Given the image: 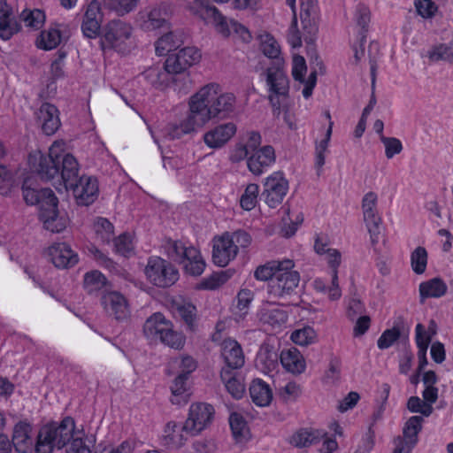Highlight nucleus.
Here are the masks:
<instances>
[{
	"mask_svg": "<svg viewBox=\"0 0 453 453\" xmlns=\"http://www.w3.org/2000/svg\"><path fill=\"white\" fill-rule=\"evenodd\" d=\"M28 165L42 179L50 180L60 174L66 187L73 186L71 181L79 172V164L72 154L66 152L64 141H55L49 148L48 155L41 150L32 151L28 156Z\"/></svg>",
	"mask_w": 453,
	"mask_h": 453,
	"instance_id": "obj_2",
	"label": "nucleus"
},
{
	"mask_svg": "<svg viewBox=\"0 0 453 453\" xmlns=\"http://www.w3.org/2000/svg\"><path fill=\"white\" fill-rule=\"evenodd\" d=\"M400 337V329L392 327L385 330L377 341V346L380 349L390 348Z\"/></svg>",
	"mask_w": 453,
	"mask_h": 453,
	"instance_id": "obj_63",
	"label": "nucleus"
},
{
	"mask_svg": "<svg viewBox=\"0 0 453 453\" xmlns=\"http://www.w3.org/2000/svg\"><path fill=\"white\" fill-rule=\"evenodd\" d=\"M213 416L214 408L211 404L204 403H192L184 422V428L192 436H196L211 425Z\"/></svg>",
	"mask_w": 453,
	"mask_h": 453,
	"instance_id": "obj_13",
	"label": "nucleus"
},
{
	"mask_svg": "<svg viewBox=\"0 0 453 453\" xmlns=\"http://www.w3.org/2000/svg\"><path fill=\"white\" fill-rule=\"evenodd\" d=\"M37 119L42 132L47 135H52L60 127L58 110L51 104L44 103L41 105Z\"/></svg>",
	"mask_w": 453,
	"mask_h": 453,
	"instance_id": "obj_28",
	"label": "nucleus"
},
{
	"mask_svg": "<svg viewBox=\"0 0 453 453\" xmlns=\"http://www.w3.org/2000/svg\"><path fill=\"white\" fill-rule=\"evenodd\" d=\"M101 303L107 314L117 320H126L130 316L127 298L118 291H106L101 297Z\"/></svg>",
	"mask_w": 453,
	"mask_h": 453,
	"instance_id": "obj_17",
	"label": "nucleus"
},
{
	"mask_svg": "<svg viewBox=\"0 0 453 453\" xmlns=\"http://www.w3.org/2000/svg\"><path fill=\"white\" fill-rule=\"evenodd\" d=\"M190 436L192 435L189 432L184 428V423L180 425L175 421H169L164 428L161 440L166 447L179 449L188 441Z\"/></svg>",
	"mask_w": 453,
	"mask_h": 453,
	"instance_id": "obj_27",
	"label": "nucleus"
},
{
	"mask_svg": "<svg viewBox=\"0 0 453 453\" xmlns=\"http://www.w3.org/2000/svg\"><path fill=\"white\" fill-rule=\"evenodd\" d=\"M103 2L105 8L123 16L133 12L139 0H103Z\"/></svg>",
	"mask_w": 453,
	"mask_h": 453,
	"instance_id": "obj_56",
	"label": "nucleus"
},
{
	"mask_svg": "<svg viewBox=\"0 0 453 453\" xmlns=\"http://www.w3.org/2000/svg\"><path fill=\"white\" fill-rule=\"evenodd\" d=\"M294 268L295 263L292 259H282L281 268L268 286V291L272 296L284 298L295 292L300 281V275Z\"/></svg>",
	"mask_w": 453,
	"mask_h": 453,
	"instance_id": "obj_11",
	"label": "nucleus"
},
{
	"mask_svg": "<svg viewBox=\"0 0 453 453\" xmlns=\"http://www.w3.org/2000/svg\"><path fill=\"white\" fill-rule=\"evenodd\" d=\"M314 250L327 265L331 283L327 285L325 280L317 278L313 280L312 286L316 291L326 294L330 301H338L342 297V289L339 286L338 278V268L342 261V252L337 249L331 248L322 237L316 238Z\"/></svg>",
	"mask_w": 453,
	"mask_h": 453,
	"instance_id": "obj_3",
	"label": "nucleus"
},
{
	"mask_svg": "<svg viewBox=\"0 0 453 453\" xmlns=\"http://www.w3.org/2000/svg\"><path fill=\"white\" fill-rule=\"evenodd\" d=\"M142 331L150 342H160L175 349H182L186 342L184 334L176 331L173 322L161 312L150 315L145 320Z\"/></svg>",
	"mask_w": 453,
	"mask_h": 453,
	"instance_id": "obj_5",
	"label": "nucleus"
},
{
	"mask_svg": "<svg viewBox=\"0 0 453 453\" xmlns=\"http://www.w3.org/2000/svg\"><path fill=\"white\" fill-rule=\"evenodd\" d=\"M19 30L17 21L12 17V12L4 0H0V37L9 40Z\"/></svg>",
	"mask_w": 453,
	"mask_h": 453,
	"instance_id": "obj_40",
	"label": "nucleus"
},
{
	"mask_svg": "<svg viewBox=\"0 0 453 453\" xmlns=\"http://www.w3.org/2000/svg\"><path fill=\"white\" fill-rule=\"evenodd\" d=\"M197 364L190 356L175 357L169 363V372L176 376L188 379V376L196 369Z\"/></svg>",
	"mask_w": 453,
	"mask_h": 453,
	"instance_id": "obj_43",
	"label": "nucleus"
},
{
	"mask_svg": "<svg viewBox=\"0 0 453 453\" xmlns=\"http://www.w3.org/2000/svg\"><path fill=\"white\" fill-rule=\"evenodd\" d=\"M258 45L261 52L273 63L284 60L281 56V49L277 40L268 32H261L258 36Z\"/></svg>",
	"mask_w": 453,
	"mask_h": 453,
	"instance_id": "obj_38",
	"label": "nucleus"
},
{
	"mask_svg": "<svg viewBox=\"0 0 453 453\" xmlns=\"http://www.w3.org/2000/svg\"><path fill=\"white\" fill-rule=\"evenodd\" d=\"M280 360L282 367L294 375L302 374L306 370V360L296 348L283 349Z\"/></svg>",
	"mask_w": 453,
	"mask_h": 453,
	"instance_id": "obj_32",
	"label": "nucleus"
},
{
	"mask_svg": "<svg viewBox=\"0 0 453 453\" xmlns=\"http://www.w3.org/2000/svg\"><path fill=\"white\" fill-rule=\"evenodd\" d=\"M423 418L419 416L411 417L405 423L403 434L418 441V435L422 429Z\"/></svg>",
	"mask_w": 453,
	"mask_h": 453,
	"instance_id": "obj_61",
	"label": "nucleus"
},
{
	"mask_svg": "<svg viewBox=\"0 0 453 453\" xmlns=\"http://www.w3.org/2000/svg\"><path fill=\"white\" fill-rule=\"evenodd\" d=\"M233 275L229 270L216 273L209 277L203 279L198 284L196 288L205 290H214L224 285Z\"/></svg>",
	"mask_w": 453,
	"mask_h": 453,
	"instance_id": "obj_51",
	"label": "nucleus"
},
{
	"mask_svg": "<svg viewBox=\"0 0 453 453\" xmlns=\"http://www.w3.org/2000/svg\"><path fill=\"white\" fill-rule=\"evenodd\" d=\"M144 273L149 281L159 288L170 287L179 279L178 270L159 257L149 258Z\"/></svg>",
	"mask_w": 453,
	"mask_h": 453,
	"instance_id": "obj_12",
	"label": "nucleus"
},
{
	"mask_svg": "<svg viewBox=\"0 0 453 453\" xmlns=\"http://www.w3.org/2000/svg\"><path fill=\"white\" fill-rule=\"evenodd\" d=\"M201 54L196 48L186 47L177 53L170 54L165 60V68L169 73H180L199 62Z\"/></svg>",
	"mask_w": 453,
	"mask_h": 453,
	"instance_id": "obj_16",
	"label": "nucleus"
},
{
	"mask_svg": "<svg viewBox=\"0 0 453 453\" xmlns=\"http://www.w3.org/2000/svg\"><path fill=\"white\" fill-rule=\"evenodd\" d=\"M414 5L418 15L424 19L434 18L438 11V6L432 0H415Z\"/></svg>",
	"mask_w": 453,
	"mask_h": 453,
	"instance_id": "obj_64",
	"label": "nucleus"
},
{
	"mask_svg": "<svg viewBox=\"0 0 453 453\" xmlns=\"http://www.w3.org/2000/svg\"><path fill=\"white\" fill-rule=\"evenodd\" d=\"M172 310L175 316L180 318L188 329L194 332L197 328V311L196 306L188 300L181 297L176 298L172 303Z\"/></svg>",
	"mask_w": 453,
	"mask_h": 453,
	"instance_id": "obj_30",
	"label": "nucleus"
},
{
	"mask_svg": "<svg viewBox=\"0 0 453 453\" xmlns=\"http://www.w3.org/2000/svg\"><path fill=\"white\" fill-rule=\"evenodd\" d=\"M132 25L119 19H113L102 28L100 41L103 49H112L118 52L127 51L133 44Z\"/></svg>",
	"mask_w": 453,
	"mask_h": 453,
	"instance_id": "obj_10",
	"label": "nucleus"
},
{
	"mask_svg": "<svg viewBox=\"0 0 453 453\" xmlns=\"http://www.w3.org/2000/svg\"><path fill=\"white\" fill-rule=\"evenodd\" d=\"M22 193L25 202L29 205L39 204L40 211L47 204L54 205L58 202L54 192L50 188L38 189L33 186L30 179L24 180Z\"/></svg>",
	"mask_w": 453,
	"mask_h": 453,
	"instance_id": "obj_21",
	"label": "nucleus"
},
{
	"mask_svg": "<svg viewBox=\"0 0 453 453\" xmlns=\"http://www.w3.org/2000/svg\"><path fill=\"white\" fill-rule=\"evenodd\" d=\"M254 300V292L248 288H242L237 295L236 309L239 316L244 318L249 311L250 305Z\"/></svg>",
	"mask_w": 453,
	"mask_h": 453,
	"instance_id": "obj_60",
	"label": "nucleus"
},
{
	"mask_svg": "<svg viewBox=\"0 0 453 453\" xmlns=\"http://www.w3.org/2000/svg\"><path fill=\"white\" fill-rule=\"evenodd\" d=\"M71 439L66 453H91V449L96 443L93 434L86 435L81 431H75Z\"/></svg>",
	"mask_w": 453,
	"mask_h": 453,
	"instance_id": "obj_42",
	"label": "nucleus"
},
{
	"mask_svg": "<svg viewBox=\"0 0 453 453\" xmlns=\"http://www.w3.org/2000/svg\"><path fill=\"white\" fill-rule=\"evenodd\" d=\"M46 254L58 268L71 267L78 263V255L65 242L52 244Z\"/></svg>",
	"mask_w": 453,
	"mask_h": 453,
	"instance_id": "obj_25",
	"label": "nucleus"
},
{
	"mask_svg": "<svg viewBox=\"0 0 453 453\" xmlns=\"http://www.w3.org/2000/svg\"><path fill=\"white\" fill-rule=\"evenodd\" d=\"M191 10L202 19L211 23L216 31L224 37L236 35L244 42H249L251 38L249 30L244 26L232 19H226L214 6L201 4L197 6H192Z\"/></svg>",
	"mask_w": 453,
	"mask_h": 453,
	"instance_id": "obj_8",
	"label": "nucleus"
},
{
	"mask_svg": "<svg viewBox=\"0 0 453 453\" xmlns=\"http://www.w3.org/2000/svg\"><path fill=\"white\" fill-rule=\"evenodd\" d=\"M258 319L265 324L273 326H280L288 320V313L279 306L270 303H265L257 311Z\"/></svg>",
	"mask_w": 453,
	"mask_h": 453,
	"instance_id": "obj_37",
	"label": "nucleus"
},
{
	"mask_svg": "<svg viewBox=\"0 0 453 453\" xmlns=\"http://www.w3.org/2000/svg\"><path fill=\"white\" fill-rule=\"evenodd\" d=\"M317 333L311 326H303L292 332L291 341L299 346H308L317 342Z\"/></svg>",
	"mask_w": 453,
	"mask_h": 453,
	"instance_id": "obj_53",
	"label": "nucleus"
},
{
	"mask_svg": "<svg viewBox=\"0 0 453 453\" xmlns=\"http://www.w3.org/2000/svg\"><path fill=\"white\" fill-rule=\"evenodd\" d=\"M58 202L54 204H47L40 211V219L44 227L52 233H60L68 224V219L65 214H60L57 209Z\"/></svg>",
	"mask_w": 453,
	"mask_h": 453,
	"instance_id": "obj_29",
	"label": "nucleus"
},
{
	"mask_svg": "<svg viewBox=\"0 0 453 453\" xmlns=\"http://www.w3.org/2000/svg\"><path fill=\"white\" fill-rule=\"evenodd\" d=\"M137 26L145 32L160 28H168V12L165 8L146 9L140 12L136 18Z\"/></svg>",
	"mask_w": 453,
	"mask_h": 453,
	"instance_id": "obj_19",
	"label": "nucleus"
},
{
	"mask_svg": "<svg viewBox=\"0 0 453 453\" xmlns=\"http://www.w3.org/2000/svg\"><path fill=\"white\" fill-rule=\"evenodd\" d=\"M74 433V420L70 417L65 418L60 423L43 426L37 436L36 453H51L55 448L61 449Z\"/></svg>",
	"mask_w": 453,
	"mask_h": 453,
	"instance_id": "obj_7",
	"label": "nucleus"
},
{
	"mask_svg": "<svg viewBox=\"0 0 453 453\" xmlns=\"http://www.w3.org/2000/svg\"><path fill=\"white\" fill-rule=\"evenodd\" d=\"M378 196L375 192H367L362 199V213L365 226L372 242L379 234L381 218L377 209Z\"/></svg>",
	"mask_w": 453,
	"mask_h": 453,
	"instance_id": "obj_15",
	"label": "nucleus"
},
{
	"mask_svg": "<svg viewBox=\"0 0 453 453\" xmlns=\"http://www.w3.org/2000/svg\"><path fill=\"white\" fill-rule=\"evenodd\" d=\"M306 73L307 65L304 58L299 55H294L292 59L291 74L296 81L303 85L302 94L304 98L308 99L312 95L313 88L316 86L317 73L316 71H313L307 78H305Z\"/></svg>",
	"mask_w": 453,
	"mask_h": 453,
	"instance_id": "obj_20",
	"label": "nucleus"
},
{
	"mask_svg": "<svg viewBox=\"0 0 453 453\" xmlns=\"http://www.w3.org/2000/svg\"><path fill=\"white\" fill-rule=\"evenodd\" d=\"M259 190V186L256 183L247 185L240 198V205L243 210L251 211L256 207Z\"/></svg>",
	"mask_w": 453,
	"mask_h": 453,
	"instance_id": "obj_57",
	"label": "nucleus"
},
{
	"mask_svg": "<svg viewBox=\"0 0 453 453\" xmlns=\"http://www.w3.org/2000/svg\"><path fill=\"white\" fill-rule=\"evenodd\" d=\"M268 100L276 117L289 97V79L285 70V60L273 63L263 73Z\"/></svg>",
	"mask_w": 453,
	"mask_h": 453,
	"instance_id": "obj_4",
	"label": "nucleus"
},
{
	"mask_svg": "<svg viewBox=\"0 0 453 453\" xmlns=\"http://www.w3.org/2000/svg\"><path fill=\"white\" fill-rule=\"evenodd\" d=\"M427 57L434 62H453V30L451 34V40L449 42L434 45L428 50Z\"/></svg>",
	"mask_w": 453,
	"mask_h": 453,
	"instance_id": "obj_45",
	"label": "nucleus"
},
{
	"mask_svg": "<svg viewBox=\"0 0 453 453\" xmlns=\"http://www.w3.org/2000/svg\"><path fill=\"white\" fill-rule=\"evenodd\" d=\"M67 26L64 24H54L49 28L42 31L36 39L37 48L44 50L56 49L63 41L67 40Z\"/></svg>",
	"mask_w": 453,
	"mask_h": 453,
	"instance_id": "obj_23",
	"label": "nucleus"
},
{
	"mask_svg": "<svg viewBox=\"0 0 453 453\" xmlns=\"http://www.w3.org/2000/svg\"><path fill=\"white\" fill-rule=\"evenodd\" d=\"M21 19L27 27L37 29L43 25L45 15L39 9L25 10L21 13Z\"/></svg>",
	"mask_w": 453,
	"mask_h": 453,
	"instance_id": "obj_58",
	"label": "nucleus"
},
{
	"mask_svg": "<svg viewBox=\"0 0 453 453\" xmlns=\"http://www.w3.org/2000/svg\"><path fill=\"white\" fill-rule=\"evenodd\" d=\"M275 162V152L272 146L266 145L255 151L247 161L248 169L257 176L265 173Z\"/></svg>",
	"mask_w": 453,
	"mask_h": 453,
	"instance_id": "obj_26",
	"label": "nucleus"
},
{
	"mask_svg": "<svg viewBox=\"0 0 453 453\" xmlns=\"http://www.w3.org/2000/svg\"><path fill=\"white\" fill-rule=\"evenodd\" d=\"M102 21L101 4L97 0H92L86 7L81 23V31L84 36L95 39L101 35Z\"/></svg>",
	"mask_w": 453,
	"mask_h": 453,
	"instance_id": "obj_18",
	"label": "nucleus"
},
{
	"mask_svg": "<svg viewBox=\"0 0 453 453\" xmlns=\"http://www.w3.org/2000/svg\"><path fill=\"white\" fill-rule=\"evenodd\" d=\"M181 42L180 37L174 33H166L156 42V53L158 56H165L178 49Z\"/></svg>",
	"mask_w": 453,
	"mask_h": 453,
	"instance_id": "obj_50",
	"label": "nucleus"
},
{
	"mask_svg": "<svg viewBox=\"0 0 453 453\" xmlns=\"http://www.w3.org/2000/svg\"><path fill=\"white\" fill-rule=\"evenodd\" d=\"M407 408L411 412L420 413L425 417H429L433 412V406L424 399L418 396H411L407 402Z\"/></svg>",
	"mask_w": 453,
	"mask_h": 453,
	"instance_id": "obj_59",
	"label": "nucleus"
},
{
	"mask_svg": "<svg viewBox=\"0 0 453 453\" xmlns=\"http://www.w3.org/2000/svg\"><path fill=\"white\" fill-rule=\"evenodd\" d=\"M325 436V432L319 429L303 428L295 432L289 442L296 448H308L317 444Z\"/></svg>",
	"mask_w": 453,
	"mask_h": 453,
	"instance_id": "obj_39",
	"label": "nucleus"
},
{
	"mask_svg": "<svg viewBox=\"0 0 453 453\" xmlns=\"http://www.w3.org/2000/svg\"><path fill=\"white\" fill-rule=\"evenodd\" d=\"M108 285L105 276L99 271H90L84 275L83 287L89 294L96 293Z\"/></svg>",
	"mask_w": 453,
	"mask_h": 453,
	"instance_id": "obj_48",
	"label": "nucleus"
},
{
	"mask_svg": "<svg viewBox=\"0 0 453 453\" xmlns=\"http://www.w3.org/2000/svg\"><path fill=\"white\" fill-rule=\"evenodd\" d=\"M448 286L440 277L424 280L418 285L419 302L423 303L429 298H441L446 295Z\"/></svg>",
	"mask_w": 453,
	"mask_h": 453,
	"instance_id": "obj_33",
	"label": "nucleus"
},
{
	"mask_svg": "<svg viewBox=\"0 0 453 453\" xmlns=\"http://www.w3.org/2000/svg\"><path fill=\"white\" fill-rule=\"evenodd\" d=\"M221 357L228 368L238 369L245 363L244 354L237 341L228 338L221 343Z\"/></svg>",
	"mask_w": 453,
	"mask_h": 453,
	"instance_id": "obj_31",
	"label": "nucleus"
},
{
	"mask_svg": "<svg viewBox=\"0 0 453 453\" xmlns=\"http://www.w3.org/2000/svg\"><path fill=\"white\" fill-rule=\"evenodd\" d=\"M235 104L233 93L223 91L218 83L206 84L188 98L187 112L178 121L168 123L162 129V135L175 140L196 134L211 119L230 117Z\"/></svg>",
	"mask_w": 453,
	"mask_h": 453,
	"instance_id": "obj_1",
	"label": "nucleus"
},
{
	"mask_svg": "<svg viewBox=\"0 0 453 453\" xmlns=\"http://www.w3.org/2000/svg\"><path fill=\"white\" fill-rule=\"evenodd\" d=\"M279 357L280 356L273 348L265 345L259 349L257 354L255 365L261 372L270 374L277 371Z\"/></svg>",
	"mask_w": 453,
	"mask_h": 453,
	"instance_id": "obj_35",
	"label": "nucleus"
},
{
	"mask_svg": "<svg viewBox=\"0 0 453 453\" xmlns=\"http://www.w3.org/2000/svg\"><path fill=\"white\" fill-rule=\"evenodd\" d=\"M288 191V181L280 172H274L265 179L262 196L271 208L280 205Z\"/></svg>",
	"mask_w": 453,
	"mask_h": 453,
	"instance_id": "obj_14",
	"label": "nucleus"
},
{
	"mask_svg": "<svg viewBox=\"0 0 453 453\" xmlns=\"http://www.w3.org/2000/svg\"><path fill=\"white\" fill-rule=\"evenodd\" d=\"M94 231L96 237L104 243H109L114 235L112 224L104 218H97L94 222Z\"/></svg>",
	"mask_w": 453,
	"mask_h": 453,
	"instance_id": "obj_55",
	"label": "nucleus"
},
{
	"mask_svg": "<svg viewBox=\"0 0 453 453\" xmlns=\"http://www.w3.org/2000/svg\"><path fill=\"white\" fill-rule=\"evenodd\" d=\"M416 333V343L418 349V373L422 372L426 365H427L426 351L431 342L433 336H431L426 330V327L422 324H418L415 327Z\"/></svg>",
	"mask_w": 453,
	"mask_h": 453,
	"instance_id": "obj_41",
	"label": "nucleus"
},
{
	"mask_svg": "<svg viewBox=\"0 0 453 453\" xmlns=\"http://www.w3.org/2000/svg\"><path fill=\"white\" fill-rule=\"evenodd\" d=\"M236 131V125L233 122L220 124L203 134V142L211 149H219L227 143Z\"/></svg>",
	"mask_w": 453,
	"mask_h": 453,
	"instance_id": "obj_24",
	"label": "nucleus"
},
{
	"mask_svg": "<svg viewBox=\"0 0 453 453\" xmlns=\"http://www.w3.org/2000/svg\"><path fill=\"white\" fill-rule=\"evenodd\" d=\"M220 376L226 389L234 398L241 399L244 395L246 388L242 378L232 375L226 369L221 371Z\"/></svg>",
	"mask_w": 453,
	"mask_h": 453,
	"instance_id": "obj_44",
	"label": "nucleus"
},
{
	"mask_svg": "<svg viewBox=\"0 0 453 453\" xmlns=\"http://www.w3.org/2000/svg\"><path fill=\"white\" fill-rule=\"evenodd\" d=\"M428 263L427 250L422 247H416L410 254V264L413 273L422 275L426 273Z\"/></svg>",
	"mask_w": 453,
	"mask_h": 453,
	"instance_id": "obj_49",
	"label": "nucleus"
},
{
	"mask_svg": "<svg viewBox=\"0 0 453 453\" xmlns=\"http://www.w3.org/2000/svg\"><path fill=\"white\" fill-rule=\"evenodd\" d=\"M333 125L334 122H330V124L328 125V128L326 132L325 138L316 142L315 165L319 170L321 169L322 166L325 165L326 152L327 150L331 140Z\"/></svg>",
	"mask_w": 453,
	"mask_h": 453,
	"instance_id": "obj_54",
	"label": "nucleus"
},
{
	"mask_svg": "<svg viewBox=\"0 0 453 453\" xmlns=\"http://www.w3.org/2000/svg\"><path fill=\"white\" fill-rule=\"evenodd\" d=\"M165 250L171 259L182 265L185 273L199 276L204 272L205 261L196 247L187 246L180 241L168 240L165 244Z\"/></svg>",
	"mask_w": 453,
	"mask_h": 453,
	"instance_id": "obj_9",
	"label": "nucleus"
},
{
	"mask_svg": "<svg viewBox=\"0 0 453 453\" xmlns=\"http://www.w3.org/2000/svg\"><path fill=\"white\" fill-rule=\"evenodd\" d=\"M12 444L19 453H27L33 449L34 439L29 424L19 422L14 426Z\"/></svg>",
	"mask_w": 453,
	"mask_h": 453,
	"instance_id": "obj_34",
	"label": "nucleus"
},
{
	"mask_svg": "<svg viewBox=\"0 0 453 453\" xmlns=\"http://www.w3.org/2000/svg\"><path fill=\"white\" fill-rule=\"evenodd\" d=\"M73 190L79 204L89 205L93 203L98 196V181L92 176L83 175L73 187Z\"/></svg>",
	"mask_w": 453,
	"mask_h": 453,
	"instance_id": "obj_22",
	"label": "nucleus"
},
{
	"mask_svg": "<svg viewBox=\"0 0 453 453\" xmlns=\"http://www.w3.org/2000/svg\"><path fill=\"white\" fill-rule=\"evenodd\" d=\"M229 424L234 439L238 442H242L250 438V429L244 418L237 413L233 412L229 417Z\"/></svg>",
	"mask_w": 453,
	"mask_h": 453,
	"instance_id": "obj_47",
	"label": "nucleus"
},
{
	"mask_svg": "<svg viewBox=\"0 0 453 453\" xmlns=\"http://www.w3.org/2000/svg\"><path fill=\"white\" fill-rule=\"evenodd\" d=\"M249 391L252 402L259 407H266L273 401V394L270 385L261 379L253 380Z\"/></svg>",
	"mask_w": 453,
	"mask_h": 453,
	"instance_id": "obj_36",
	"label": "nucleus"
},
{
	"mask_svg": "<svg viewBox=\"0 0 453 453\" xmlns=\"http://www.w3.org/2000/svg\"><path fill=\"white\" fill-rule=\"evenodd\" d=\"M116 252L127 257L134 250V239L130 234H123L114 240Z\"/></svg>",
	"mask_w": 453,
	"mask_h": 453,
	"instance_id": "obj_62",
	"label": "nucleus"
},
{
	"mask_svg": "<svg viewBox=\"0 0 453 453\" xmlns=\"http://www.w3.org/2000/svg\"><path fill=\"white\" fill-rule=\"evenodd\" d=\"M281 260H271L267 263L257 266L254 272V277L257 280L266 281L275 278L280 268H281Z\"/></svg>",
	"mask_w": 453,
	"mask_h": 453,
	"instance_id": "obj_52",
	"label": "nucleus"
},
{
	"mask_svg": "<svg viewBox=\"0 0 453 453\" xmlns=\"http://www.w3.org/2000/svg\"><path fill=\"white\" fill-rule=\"evenodd\" d=\"M212 242V261L216 265L225 267L236 257L241 250L251 244L252 239L247 232L238 230L217 236Z\"/></svg>",
	"mask_w": 453,
	"mask_h": 453,
	"instance_id": "obj_6",
	"label": "nucleus"
},
{
	"mask_svg": "<svg viewBox=\"0 0 453 453\" xmlns=\"http://www.w3.org/2000/svg\"><path fill=\"white\" fill-rule=\"evenodd\" d=\"M188 379L181 376H176L171 385V402L173 404L182 405L188 403L189 399L188 388L187 386Z\"/></svg>",
	"mask_w": 453,
	"mask_h": 453,
	"instance_id": "obj_46",
	"label": "nucleus"
}]
</instances>
